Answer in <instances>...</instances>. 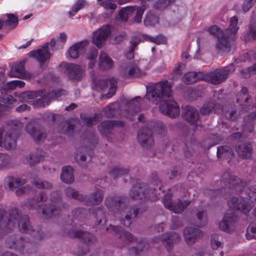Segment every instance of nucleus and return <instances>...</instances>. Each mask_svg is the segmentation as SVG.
<instances>
[{
	"label": "nucleus",
	"instance_id": "13",
	"mask_svg": "<svg viewBox=\"0 0 256 256\" xmlns=\"http://www.w3.org/2000/svg\"><path fill=\"white\" fill-rule=\"evenodd\" d=\"M148 68H140L136 64H132L123 68L122 74L126 78L142 77L146 74Z\"/></svg>",
	"mask_w": 256,
	"mask_h": 256
},
{
	"label": "nucleus",
	"instance_id": "46",
	"mask_svg": "<svg viewBox=\"0 0 256 256\" xmlns=\"http://www.w3.org/2000/svg\"><path fill=\"white\" fill-rule=\"evenodd\" d=\"M102 200V194L100 190H98L96 194H94L92 198L88 202L91 204H98Z\"/></svg>",
	"mask_w": 256,
	"mask_h": 256
},
{
	"label": "nucleus",
	"instance_id": "64",
	"mask_svg": "<svg viewBox=\"0 0 256 256\" xmlns=\"http://www.w3.org/2000/svg\"><path fill=\"white\" fill-rule=\"evenodd\" d=\"M134 50L133 48H130L129 52L126 54V56L128 59H132L134 58Z\"/></svg>",
	"mask_w": 256,
	"mask_h": 256
},
{
	"label": "nucleus",
	"instance_id": "8",
	"mask_svg": "<svg viewBox=\"0 0 256 256\" xmlns=\"http://www.w3.org/2000/svg\"><path fill=\"white\" fill-rule=\"evenodd\" d=\"M4 214V210H0V233L2 232H7L8 229L13 228L15 226V222H14V220L18 222V225L20 230L26 232L30 230L28 218L27 216H22L18 213L16 210H14L8 218V222L4 224L3 222Z\"/></svg>",
	"mask_w": 256,
	"mask_h": 256
},
{
	"label": "nucleus",
	"instance_id": "21",
	"mask_svg": "<svg viewBox=\"0 0 256 256\" xmlns=\"http://www.w3.org/2000/svg\"><path fill=\"white\" fill-rule=\"evenodd\" d=\"M236 101L242 109L250 106V96L246 88H242L241 91L237 95Z\"/></svg>",
	"mask_w": 256,
	"mask_h": 256
},
{
	"label": "nucleus",
	"instance_id": "38",
	"mask_svg": "<svg viewBox=\"0 0 256 256\" xmlns=\"http://www.w3.org/2000/svg\"><path fill=\"white\" fill-rule=\"evenodd\" d=\"M216 105L212 102L205 103L200 109V112L202 114H208L212 111L216 112Z\"/></svg>",
	"mask_w": 256,
	"mask_h": 256
},
{
	"label": "nucleus",
	"instance_id": "3",
	"mask_svg": "<svg viewBox=\"0 0 256 256\" xmlns=\"http://www.w3.org/2000/svg\"><path fill=\"white\" fill-rule=\"evenodd\" d=\"M238 20L235 16L230 19L228 28L224 32L218 26H213L208 29V32L212 36L218 38L216 48L218 52L225 54L230 51L232 42L236 38L238 30L237 26Z\"/></svg>",
	"mask_w": 256,
	"mask_h": 256
},
{
	"label": "nucleus",
	"instance_id": "12",
	"mask_svg": "<svg viewBox=\"0 0 256 256\" xmlns=\"http://www.w3.org/2000/svg\"><path fill=\"white\" fill-rule=\"evenodd\" d=\"M112 27L110 25H104L97 30L94 32L92 42L98 48L104 44L106 40L110 36Z\"/></svg>",
	"mask_w": 256,
	"mask_h": 256
},
{
	"label": "nucleus",
	"instance_id": "44",
	"mask_svg": "<svg viewBox=\"0 0 256 256\" xmlns=\"http://www.w3.org/2000/svg\"><path fill=\"white\" fill-rule=\"evenodd\" d=\"M246 236L248 239L256 238V224H250L247 228Z\"/></svg>",
	"mask_w": 256,
	"mask_h": 256
},
{
	"label": "nucleus",
	"instance_id": "47",
	"mask_svg": "<svg viewBox=\"0 0 256 256\" xmlns=\"http://www.w3.org/2000/svg\"><path fill=\"white\" fill-rule=\"evenodd\" d=\"M222 245V242L219 240L218 236L214 234L211 237V246L214 250H216Z\"/></svg>",
	"mask_w": 256,
	"mask_h": 256
},
{
	"label": "nucleus",
	"instance_id": "50",
	"mask_svg": "<svg viewBox=\"0 0 256 256\" xmlns=\"http://www.w3.org/2000/svg\"><path fill=\"white\" fill-rule=\"evenodd\" d=\"M0 100L2 102L9 105H12L16 102L14 98L12 96L8 94H4L0 98Z\"/></svg>",
	"mask_w": 256,
	"mask_h": 256
},
{
	"label": "nucleus",
	"instance_id": "9",
	"mask_svg": "<svg viewBox=\"0 0 256 256\" xmlns=\"http://www.w3.org/2000/svg\"><path fill=\"white\" fill-rule=\"evenodd\" d=\"M8 126L12 129L13 132H5L3 129L0 128V146L10 150L16 147L18 136L16 134L15 130L21 128L22 125L18 120H10L8 122Z\"/></svg>",
	"mask_w": 256,
	"mask_h": 256
},
{
	"label": "nucleus",
	"instance_id": "6",
	"mask_svg": "<svg viewBox=\"0 0 256 256\" xmlns=\"http://www.w3.org/2000/svg\"><path fill=\"white\" fill-rule=\"evenodd\" d=\"M67 38V35L65 33H60L52 38L49 43L44 44L40 48L37 50L31 51L28 54L30 56L34 58L40 64L42 65L50 58V54L48 51V46L56 49L62 48L66 42Z\"/></svg>",
	"mask_w": 256,
	"mask_h": 256
},
{
	"label": "nucleus",
	"instance_id": "4",
	"mask_svg": "<svg viewBox=\"0 0 256 256\" xmlns=\"http://www.w3.org/2000/svg\"><path fill=\"white\" fill-rule=\"evenodd\" d=\"M234 70V65L230 64L227 67L206 74L200 72H190L184 74L182 78V81L186 84H190L198 80H204L210 81L212 84H218L224 80L227 75Z\"/></svg>",
	"mask_w": 256,
	"mask_h": 256
},
{
	"label": "nucleus",
	"instance_id": "26",
	"mask_svg": "<svg viewBox=\"0 0 256 256\" xmlns=\"http://www.w3.org/2000/svg\"><path fill=\"white\" fill-rule=\"evenodd\" d=\"M238 154L242 157L249 158L252 154V146L250 144L240 143L236 148Z\"/></svg>",
	"mask_w": 256,
	"mask_h": 256
},
{
	"label": "nucleus",
	"instance_id": "14",
	"mask_svg": "<svg viewBox=\"0 0 256 256\" xmlns=\"http://www.w3.org/2000/svg\"><path fill=\"white\" fill-rule=\"evenodd\" d=\"M90 42L84 40L72 45L68 50L70 56L72 58H76L80 54H84L88 47Z\"/></svg>",
	"mask_w": 256,
	"mask_h": 256
},
{
	"label": "nucleus",
	"instance_id": "48",
	"mask_svg": "<svg viewBox=\"0 0 256 256\" xmlns=\"http://www.w3.org/2000/svg\"><path fill=\"white\" fill-rule=\"evenodd\" d=\"M197 218L200 222L198 224V226H204L207 222L206 213L204 211L198 212L197 214Z\"/></svg>",
	"mask_w": 256,
	"mask_h": 256
},
{
	"label": "nucleus",
	"instance_id": "28",
	"mask_svg": "<svg viewBox=\"0 0 256 256\" xmlns=\"http://www.w3.org/2000/svg\"><path fill=\"white\" fill-rule=\"evenodd\" d=\"M24 82L21 80L10 81L2 86L0 90L1 93L3 94L6 91L12 90L16 88H22L24 86Z\"/></svg>",
	"mask_w": 256,
	"mask_h": 256
},
{
	"label": "nucleus",
	"instance_id": "36",
	"mask_svg": "<svg viewBox=\"0 0 256 256\" xmlns=\"http://www.w3.org/2000/svg\"><path fill=\"white\" fill-rule=\"evenodd\" d=\"M134 10L132 14V16H134V20L136 22H140L142 20V16L144 11V6H132Z\"/></svg>",
	"mask_w": 256,
	"mask_h": 256
},
{
	"label": "nucleus",
	"instance_id": "10",
	"mask_svg": "<svg viewBox=\"0 0 256 256\" xmlns=\"http://www.w3.org/2000/svg\"><path fill=\"white\" fill-rule=\"evenodd\" d=\"M150 128H152L153 130L158 132L160 134H163L166 132V128L162 122L155 121L148 122L147 127L139 130L138 134V141L143 146H150L152 144V131L148 130Z\"/></svg>",
	"mask_w": 256,
	"mask_h": 256
},
{
	"label": "nucleus",
	"instance_id": "1",
	"mask_svg": "<svg viewBox=\"0 0 256 256\" xmlns=\"http://www.w3.org/2000/svg\"><path fill=\"white\" fill-rule=\"evenodd\" d=\"M170 85L168 80L155 84L150 90L147 88L146 98L154 104H160V110L162 114L174 118L179 114L180 108L177 103L170 98Z\"/></svg>",
	"mask_w": 256,
	"mask_h": 256
},
{
	"label": "nucleus",
	"instance_id": "60",
	"mask_svg": "<svg viewBox=\"0 0 256 256\" xmlns=\"http://www.w3.org/2000/svg\"><path fill=\"white\" fill-rule=\"evenodd\" d=\"M28 160L30 164H32L34 162H40V160L38 158L37 156H28Z\"/></svg>",
	"mask_w": 256,
	"mask_h": 256
},
{
	"label": "nucleus",
	"instance_id": "54",
	"mask_svg": "<svg viewBox=\"0 0 256 256\" xmlns=\"http://www.w3.org/2000/svg\"><path fill=\"white\" fill-rule=\"evenodd\" d=\"M140 100L141 98L140 97H137L132 100L130 102L132 109L135 112H138L140 110Z\"/></svg>",
	"mask_w": 256,
	"mask_h": 256
},
{
	"label": "nucleus",
	"instance_id": "17",
	"mask_svg": "<svg viewBox=\"0 0 256 256\" xmlns=\"http://www.w3.org/2000/svg\"><path fill=\"white\" fill-rule=\"evenodd\" d=\"M236 220V216L234 212H227L224 214L222 221L220 223V228L224 232H229L230 231V228Z\"/></svg>",
	"mask_w": 256,
	"mask_h": 256
},
{
	"label": "nucleus",
	"instance_id": "42",
	"mask_svg": "<svg viewBox=\"0 0 256 256\" xmlns=\"http://www.w3.org/2000/svg\"><path fill=\"white\" fill-rule=\"evenodd\" d=\"M241 76L243 78H249L252 74H256V64L248 68L244 69L240 72Z\"/></svg>",
	"mask_w": 256,
	"mask_h": 256
},
{
	"label": "nucleus",
	"instance_id": "2",
	"mask_svg": "<svg viewBox=\"0 0 256 256\" xmlns=\"http://www.w3.org/2000/svg\"><path fill=\"white\" fill-rule=\"evenodd\" d=\"M232 187L239 191H244L250 198L242 196L231 197L228 201V206L232 210H236L244 214H246L252 208L254 205L252 198L256 200V186L255 188H244V183L240 179L232 176L230 178Z\"/></svg>",
	"mask_w": 256,
	"mask_h": 256
},
{
	"label": "nucleus",
	"instance_id": "59",
	"mask_svg": "<svg viewBox=\"0 0 256 256\" xmlns=\"http://www.w3.org/2000/svg\"><path fill=\"white\" fill-rule=\"evenodd\" d=\"M184 65L182 64H177L175 68L174 69V73L176 74H180V71L182 70L184 68Z\"/></svg>",
	"mask_w": 256,
	"mask_h": 256
},
{
	"label": "nucleus",
	"instance_id": "15",
	"mask_svg": "<svg viewBox=\"0 0 256 256\" xmlns=\"http://www.w3.org/2000/svg\"><path fill=\"white\" fill-rule=\"evenodd\" d=\"M7 245L10 248H13L20 253L25 254L27 252V248L28 244L24 242L23 238H20L18 239L10 238L7 240Z\"/></svg>",
	"mask_w": 256,
	"mask_h": 256
},
{
	"label": "nucleus",
	"instance_id": "37",
	"mask_svg": "<svg viewBox=\"0 0 256 256\" xmlns=\"http://www.w3.org/2000/svg\"><path fill=\"white\" fill-rule=\"evenodd\" d=\"M180 239V236L176 233L166 234L162 236V241L164 244L170 245L171 243L176 242Z\"/></svg>",
	"mask_w": 256,
	"mask_h": 256
},
{
	"label": "nucleus",
	"instance_id": "11",
	"mask_svg": "<svg viewBox=\"0 0 256 256\" xmlns=\"http://www.w3.org/2000/svg\"><path fill=\"white\" fill-rule=\"evenodd\" d=\"M93 84L94 88L98 91L103 90L108 84L110 86L108 92L106 95L101 96L100 98L102 100L110 98L115 94L116 87V81L114 78L107 80H99L98 78L94 79L93 80Z\"/></svg>",
	"mask_w": 256,
	"mask_h": 256
},
{
	"label": "nucleus",
	"instance_id": "40",
	"mask_svg": "<svg viewBox=\"0 0 256 256\" xmlns=\"http://www.w3.org/2000/svg\"><path fill=\"white\" fill-rule=\"evenodd\" d=\"M158 17L153 14H148L146 16L144 20V23L145 25L148 26H153L158 23Z\"/></svg>",
	"mask_w": 256,
	"mask_h": 256
},
{
	"label": "nucleus",
	"instance_id": "56",
	"mask_svg": "<svg viewBox=\"0 0 256 256\" xmlns=\"http://www.w3.org/2000/svg\"><path fill=\"white\" fill-rule=\"evenodd\" d=\"M83 120V122L88 126H91L98 122V120L96 118L86 117Z\"/></svg>",
	"mask_w": 256,
	"mask_h": 256
},
{
	"label": "nucleus",
	"instance_id": "20",
	"mask_svg": "<svg viewBox=\"0 0 256 256\" xmlns=\"http://www.w3.org/2000/svg\"><path fill=\"white\" fill-rule=\"evenodd\" d=\"M184 234L186 242L188 244H192L194 243L198 238L201 236L202 233L198 229L188 228L184 230Z\"/></svg>",
	"mask_w": 256,
	"mask_h": 256
},
{
	"label": "nucleus",
	"instance_id": "27",
	"mask_svg": "<svg viewBox=\"0 0 256 256\" xmlns=\"http://www.w3.org/2000/svg\"><path fill=\"white\" fill-rule=\"evenodd\" d=\"M62 180L66 184H70L74 181L73 170L69 166L63 168L61 174Z\"/></svg>",
	"mask_w": 256,
	"mask_h": 256
},
{
	"label": "nucleus",
	"instance_id": "22",
	"mask_svg": "<svg viewBox=\"0 0 256 256\" xmlns=\"http://www.w3.org/2000/svg\"><path fill=\"white\" fill-rule=\"evenodd\" d=\"M98 66L100 68L108 70L114 66V62L105 53L102 52L99 56Z\"/></svg>",
	"mask_w": 256,
	"mask_h": 256
},
{
	"label": "nucleus",
	"instance_id": "58",
	"mask_svg": "<svg viewBox=\"0 0 256 256\" xmlns=\"http://www.w3.org/2000/svg\"><path fill=\"white\" fill-rule=\"evenodd\" d=\"M230 148L228 146H221L218 148L217 155L218 157L224 154L225 152H228Z\"/></svg>",
	"mask_w": 256,
	"mask_h": 256
},
{
	"label": "nucleus",
	"instance_id": "55",
	"mask_svg": "<svg viewBox=\"0 0 256 256\" xmlns=\"http://www.w3.org/2000/svg\"><path fill=\"white\" fill-rule=\"evenodd\" d=\"M102 6L106 10H114L116 8V4L111 2L110 0H106L102 4Z\"/></svg>",
	"mask_w": 256,
	"mask_h": 256
},
{
	"label": "nucleus",
	"instance_id": "57",
	"mask_svg": "<svg viewBox=\"0 0 256 256\" xmlns=\"http://www.w3.org/2000/svg\"><path fill=\"white\" fill-rule=\"evenodd\" d=\"M256 0H244L242 5V9L244 12H248Z\"/></svg>",
	"mask_w": 256,
	"mask_h": 256
},
{
	"label": "nucleus",
	"instance_id": "16",
	"mask_svg": "<svg viewBox=\"0 0 256 256\" xmlns=\"http://www.w3.org/2000/svg\"><path fill=\"white\" fill-rule=\"evenodd\" d=\"M164 204L166 208L172 210L175 213H178L186 208L190 204V202L184 201L182 203L178 201V205L173 206L172 202L171 195L166 194L164 198Z\"/></svg>",
	"mask_w": 256,
	"mask_h": 256
},
{
	"label": "nucleus",
	"instance_id": "41",
	"mask_svg": "<svg viewBox=\"0 0 256 256\" xmlns=\"http://www.w3.org/2000/svg\"><path fill=\"white\" fill-rule=\"evenodd\" d=\"M113 228L114 231L120 234V238H122L124 236L129 242H132L134 240V236L128 232H124L121 228L118 226L114 227Z\"/></svg>",
	"mask_w": 256,
	"mask_h": 256
},
{
	"label": "nucleus",
	"instance_id": "7",
	"mask_svg": "<svg viewBox=\"0 0 256 256\" xmlns=\"http://www.w3.org/2000/svg\"><path fill=\"white\" fill-rule=\"evenodd\" d=\"M106 207L114 212L124 213V219L123 224L126 226H129L132 224L131 218L138 215V212L135 208L132 210L133 213L130 211V208L126 204V199L120 197H108L106 200Z\"/></svg>",
	"mask_w": 256,
	"mask_h": 256
},
{
	"label": "nucleus",
	"instance_id": "63",
	"mask_svg": "<svg viewBox=\"0 0 256 256\" xmlns=\"http://www.w3.org/2000/svg\"><path fill=\"white\" fill-rule=\"evenodd\" d=\"M140 40L138 38H134L131 42L132 48L134 49V47L140 42Z\"/></svg>",
	"mask_w": 256,
	"mask_h": 256
},
{
	"label": "nucleus",
	"instance_id": "24",
	"mask_svg": "<svg viewBox=\"0 0 256 256\" xmlns=\"http://www.w3.org/2000/svg\"><path fill=\"white\" fill-rule=\"evenodd\" d=\"M123 125L122 122L106 121L100 124L98 129L102 134H106L114 126H122Z\"/></svg>",
	"mask_w": 256,
	"mask_h": 256
},
{
	"label": "nucleus",
	"instance_id": "35",
	"mask_svg": "<svg viewBox=\"0 0 256 256\" xmlns=\"http://www.w3.org/2000/svg\"><path fill=\"white\" fill-rule=\"evenodd\" d=\"M6 182L8 184L10 190H14L23 185L25 183V180L19 178H8L6 180Z\"/></svg>",
	"mask_w": 256,
	"mask_h": 256
},
{
	"label": "nucleus",
	"instance_id": "25",
	"mask_svg": "<svg viewBox=\"0 0 256 256\" xmlns=\"http://www.w3.org/2000/svg\"><path fill=\"white\" fill-rule=\"evenodd\" d=\"M256 121V113H251L244 118V124L242 129L244 132H253V124Z\"/></svg>",
	"mask_w": 256,
	"mask_h": 256
},
{
	"label": "nucleus",
	"instance_id": "49",
	"mask_svg": "<svg viewBox=\"0 0 256 256\" xmlns=\"http://www.w3.org/2000/svg\"><path fill=\"white\" fill-rule=\"evenodd\" d=\"M66 193L68 196L80 200H83V197L82 195L79 194L78 192L74 190L72 188H68L66 190Z\"/></svg>",
	"mask_w": 256,
	"mask_h": 256
},
{
	"label": "nucleus",
	"instance_id": "31",
	"mask_svg": "<svg viewBox=\"0 0 256 256\" xmlns=\"http://www.w3.org/2000/svg\"><path fill=\"white\" fill-rule=\"evenodd\" d=\"M144 186H141L140 184L134 186L130 190V196L132 198H142L145 197L146 195L143 192Z\"/></svg>",
	"mask_w": 256,
	"mask_h": 256
},
{
	"label": "nucleus",
	"instance_id": "33",
	"mask_svg": "<svg viewBox=\"0 0 256 256\" xmlns=\"http://www.w3.org/2000/svg\"><path fill=\"white\" fill-rule=\"evenodd\" d=\"M70 236L82 238L84 242H90L92 241L93 236L88 232L81 231L70 232L69 233Z\"/></svg>",
	"mask_w": 256,
	"mask_h": 256
},
{
	"label": "nucleus",
	"instance_id": "32",
	"mask_svg": "<svg viewBox=\"0 0 256 256\" xmlns=\"http://www.w3.org/2000/svg\"><path fill=\"white\" fill-rule=\"evenodd\" d=\"M98 56V51L95 48L89 50L84 54V58L88 61V66L92 68L96 64V59Z\"/></svg>",
	"mask_w": 256,
	"mask_h": 256
},
{
	"label": "nucleus",
	"instance_id": "34",
	"mask_svg": "<svg viewBox=\"0 0 256 256\" xmlns=\"http://www.w3.org/2000/svg\"><path fill=\"white\" fill-rule=\"evenodd\" d=\"M87 2L86 0H78L69 11V16L72 17L74 16L80 9L84 8Z\"/></svg>",
	"mask_w": 256,
	"mask_h": 256
},
{
	"label": "nucleus",
	"instance_id": "52",
	"mask_svg": "<svg viewBox=\"0 0 256 256\" xmlns=\"http://www.w3.org/2000/svg\"><path fill=\"white\" fill-rule=\"evenodd\" d=\"M58 210L55 208V206H50V208H48L47 206L45 208H44L42 210V214H44L51 216H55L57 214L56 212Z\"/></svg>",
	"mask_w": 256,
	"mask_h": 256
},
{
	"label": "nucleus",
	"instance_id": "45",
	"mask_svg": "<svg viewBox=\"0 0 256 256\" xmlns=\"http://www.w3.org/2000/svg\"><path fill=\"white\" fill-rule=\"evenodd\" d=\"M10 162V158L8 155L0 154V170L6 168Z\"/></svg>",
	"mask_w": 256,
	"mask_h": 256
},
{
	"label": "nucleus",
	"instance_id": "29",
	"mask_svg": "<svg viewBox=\"0 0 256 256\" xmlns=\"http://www.w3.org/2000/svg\"><path fill=\"white\" fill-rule=\"evenodd\" d=\"M186 118L190 122L194 123L198 119V114L195 108L192 106H188L184 110Z\"/></svg>",
	"mask_w": 256,
	"mask_h": 256
},
{
	"label": "nucleus",
	"instance_id": "61",
	"mask_svg": "<svg viewBox=\"0 0 256 256\" xmlns=\"http://www.w3.org/2000/svg\"><path fill=\"white\" fill-rule=\"evenodd\" d=\"M11 107L0 103V115L4 112L8 110Z\"/></svg>",
	"mask_w": 256,
	"mask_h": 256
},
{
	"label": "nucleus",
	"instance_id": "18",
	"mask_svg": "<svg viewBox=\"0 0 256 256\" xmlns=\"http://www.w3.org/2000/svg\"><path fill=\"white\" fill-rule=\"evenodd\" d=\"M66 68L69 77L72 80H80L84 76V70L79 65L73 64H67Z\"/></svg>",
	"mask_w": 256,
	"mask_h": 256
},
{
	"label": "nucleus",
	"instance_id": "43",
	"mask_svg": "<svg viewBox=\"0 0 256 256\" xmlns=\"http://www.w3.org/2000/svg\"><path fill=\"white\" fill-rule=\"evenodd\" d=\"M174 0H156L154 7L156 9H163L166 8Z\"/></svg>",
	"mask_w": 256,
	"mask_h": 256
},
{
	"label": "nucleus",
	"instance_id": "23",
	"mask_svg": "<svg viewBox=\"0 0 256 256\" xmlns=\"http://www.w3.org/2000/svg\"><path fill=\"white\" fill-rule=\"evenodd\" d=\"M26 130L36 141L40 140L46 137L45 134L42 130H36L31 123L28 124Z\"/></svg>",
	"mask_w": 256,
	"mask_h": 256
},
{
	"label": "nucleus",
	"instance_id": "53",
	"mask_svg": "<svg viewBox=\"0 0 256 256\" xmlns=\"http://www.w3.org/2000/svg\"><path fill=\"white\" fill-rule=\"evenodd\" d=\"M34 184L36 187L39 188H48L52 187L50 184L40 180L35 181Z\"/></svg>",
	"mask_w": 256,
	"mask_h": 256
},
{
	"label": "nucleus",
	"instance_id": "39",
	"mask_svg": "<svg viewBox=\"0 0 256 256\" xmlns=\"http://www.w3.org/2000/svg\"><path fill=\"white\" fill-rule=\"evenodd\" d=\"M143 38L148 41L154 42L157 44H164L166 42V38L162 36H158L156 38L151 36H148L146 34L142 36Z\"/></svg>",
	"mask_w": 256,
	"mask_h": 256
},
{
	"label": "nucleus",
	"instance_id": "5",
	"mask_svg": "<svg viewBox=\"0 0 256 256\" xmlns=\"http://www.w3.org/2000/svg\"><path fill=\"white\" fill-rule=\"evenodd\" d=\"M66 94L64 90H58L49 92L46 96L43 91L39 92H26L17 95L14 94L16 96H18L20 100L28 102L34 106H44L48 104L50 100L58 99L62 95Z\"/></svg>",
	"mask_w": 256,
	"mask_h": 256
},
{
	"label": "nucleus",
	"instance_id": "62",
	"mask_svg": "<svg viewBox=\"0 0 256 256\" xmlns=\"http://www.w3.org/2000/svg\"><path fill=\"white\" fill-rule=\"evenodd\" d=\"M28 106L26 104H22L16 108V110L18 112H22L26 110Z\"/></svg>",
	"mask_w": 256,
	"mask_h": 256
},
{
	"label": "nucleus",
	"instance_id": "19",
	"mask_svg": "<svg viewBox=\"0 0 256 256\" xmlns=\"http://www.w3.org/2000/svg\"><path fill=\"white\" fill-rule=\"evenodd\" d=\"M9 76L12 77H17L26 78L30 77L29 74H27L24 68V64L22 62L15 63L11 68Z\"/></svg>",
	"mask_w": 256,
	"mask_h": 256
},
{
	"label": "nucleus",
	"instance_id": "51",
	"mask_svg": "<svg viewBox=\"0 0 256 256\" xmlns=\"http://www.w3.org/2000/svg\"><path fill=\"white\" fill-rule=\"evenodd\" d=\"M8 20L6 21V24L10 26L14 27L18 23L17 18L13 14H7Z\"/></svg>",
	"mask_w": 256,
	"mask_h": 256
},
{
	"label": "nucleus",
	"instance_id": "30",
	"mask_svg": "<svg viewBox=\"0 0 256 256\" xmlns=\"http://www.w3.org/2000/svg\"><path fill=\"white\" fill-rule=\"evenodd\" d=\"M134 10V8L132 6L124 8L120 11L116 19L120 21L126 22L130 16H132Z\"/></svg>",
	"mask_w": 256,
	"mask_h": 256
}]
</instances>
